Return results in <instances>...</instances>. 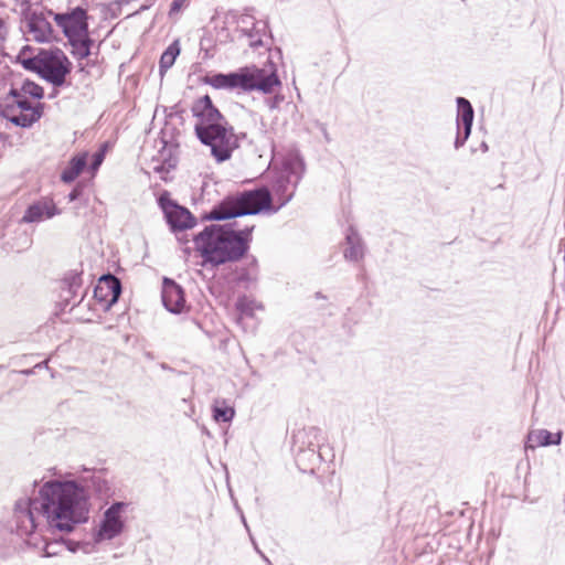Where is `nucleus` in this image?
I'll return each mask as SVG.
<instances>
[{"mask_svg": "<svg viewBox=\"0 0 565 565\" xmlns=\"http://www.w3.org/2000/svg\"><path fill=\"white\" fill-rule=\"evenodd\" d=\"M482 148H483L484 150H487V149H488V146H487L486 143H482Z\"/></svg>", "mask_w": 565, "mask_h": 565, "instance_id": "obj_36", "label": "nucleus"}, {"mask_svg": "<svg viewBox=\"0 0 565 565\" xmlns=\"http://www.w3.org/2000/svg\"><path fill=\"white\" fill-rule=\"evenodd\" d=\"M81 195V190L78 188H75L73 189L70 194H68V200L72 202V201H75L78 199V196Z\"/></svg>", "mask_w": 565, "mask_h": 565, "instance_id": "obj_32", "label": "nucleus"}, {"mask_svg": "<svg viewBox=\"0 0 565 565\" xmlns=\"http://www.w3.org/2000/svg\"><path fill=\"white\" fill-rule=\"evenodd\" d=\"M120 294V280L113 275L103 276L94 289L95 299L105 303L106 310H108L114 303L118 301Z\"/></svg>", "mask_w": 565, "mask_h": 565, "instance_id": "obj_14", "label": "nucleus"}, {"mask_svg": "<svg viewBox=\"0 0 565 565\" xmlns=\"http://www.w3.org/2000/svg\"><path fill=\"white\" fill-rule=\"evenodd\" d=\"M127 503L115 502L104 513L99 525L94 532V541L100 543L120 535L125 527L124 513Z\"/></svg>", "mask_w": 565, "mask_h": 565, "instance_id": "obj_8", "label": "nucleus"}, {"mask_svg": "<svg viewBox=\"0 0 565 565\" xmlns=\"http://www.w3.org/2000/svg\"><path fill=\"white\" fill-rule=\"evenodd\" d=\"M104 157L105 156H104L103 151H98L93 154V161L90 164L92 170L96 171L100 167V164L103 163Z\"/></svg>", "mask_w": 565, "mask_h": 565, "instance_id": "obj_29", "label": "nucleus"}, {"mask_svg": "<svg viewBox=\"0 0 565 565\" xmlns=\"http://www.w3.org/2000/svg\"><path fill=\"white\" fill-rule=\"evenodd\" d=\"M184 2L185 0H173L170 8V14L178 12L182 8Z\"/></svg>", "mask_w": 565, "mask_h": 565, "instance_id": "obj_31", "label": "nucleus"}, {"mask_svg": "<svg viewBox=\"0 0 565 565\" xmlns=\"http://www.w3.org/2000/svg\"><path fill=\"white\" fill-rule=\"evenodd\" d=\"M458 114H457V137L455 140V148H461L471 134L473 122V108L470 102L463 97L456 99Z\"/></svg>", "mask_w": 565, "mask_h": 565, "instance_id": "obj_12", "label": "nucleus"}, {"mask_svg": "<svg viewBox=\"0 0 565 565\" xmlns=\"http://www.w3.org/2000/svg\"><path fill=\"white\" fill-rule=\"evenodd\" d=\"M281 100H282V97L275 96L274 98L268 100L269 107L275 108Z\"/></svg>", "mask_w": 565, "mask_h": 565, "instance_id": "obj_33", "label": "nucleus"}, {"mask_svg": "<svg viewBox=\"0 0 565 565\" xmlns=\"http://www.w3.org/2000/svg\"><path fill=\"white\" fill-rule=\"evenodd\" d=\"M35 532H33L30 535H25V542L29 546L39 548L43 552L42 556L44 557H53L61 554V552L64 550L63 542L61 541H53L47 542L41 545V539L34 535Z\"/></svg>", "mask_w": 565, "mask_h": 565, "instance_id": "obj_21", "label": "nucleus"}, {"mask_svg": "<svg viewBox=\"0 0 565 565\" xmlns=\"http://www.w3.org/2000/svg\"><path fill=\"white\" fill-rule=\"evenodd\" d=\"M89 493L75 480L53 479L43 482L33 498H23L14 504V520L20 535L47 527L72 532L84 523L89 513Z\"/></svg>", "mask_w": 565, "mask_h": 565, "instance_id": "obj_1", "label": "nucleus"}, {"mask_svg": "<svg viewBox=\"0 0 565 565\" xmlns=\"http://www.w3.org/2000/svg\"><path fill=\"white\" fill-rule=\"evenodd\" d=\"M209 83L218 89L239 88L244 92L259 90L264 94H270L276 87L281 86L277 67L270 60L262 67L250 65L228 74H215L210 77Z\"/></svg>", "mask_w": 565, "mask_h": 565, "instance_id": "obj_4", "label": "nucleus"}, {"mask_svg": "<svg viewBox=\"0 0 565 565\" xmlns=\"http://www.w3.org/2000/svg\"><path fill=\"white\" fill-rule=\"evenodd\" d=\"M6 34H7V29H6L3 20L0 18V40H3L6 38Z\"/></svg>", "mask_w": 565, "mask_h": 565, "instance_id": "obj_34", "label": "nucleus"}, {"mask_svg": "<svg viewBox=\"0 0 565 565\" xmlns=\"http://www.w3.org/2000/svg\"><path fill=\"white\" fill-rule=\"evenodd\" d=\"M87 163V154L83 153L79 156L74 157L67 167L63 170L61 174L62 181L70 183L74 181L79 173L84 170L85 166Z\"/></svg>", "mask_w": 565, "mask_h": 565, "instance_id": "obj_22", "label": "nucleus"}, {"mask_svg": "<svg viewBox=\"0 0 565 565\" xmlns=\"http://www.w3.org/2000/svg\"><path fill=\"white\" fill-rule=\"evenodd\" d=\"M60 214L52 200H40L28 207L22 221L25 223L41 222L44 218H51Z\"/></svg>", "mask_w": 565, "mask_h": 565, "instance_id": "obj_17", "label": "nucleus"}, {"mask_svg": "<svg viewBox=\"0 0 565 565\" xmlns=\"http://www.w3.org/2000/svg\"><path fill=\"white\" fill-rule=\"evenodd\" d=\"M159 204L164 212L166 218L172 230H185L194 225V217L185 209L172 202L164 193L159 198Z\"/></svg>", "mask_w": 565, "mask_h": 565, "instance_id": "obj_11", "label": "nucleus"}, {"mask_svg": "<svg viewBox=\"0 0 565 565\" xmlns=\"http://www.w3.org/2000/svg\"><path fill=\"white\" fill-rule=\"evenodd\" d=\"M44 11L29 10L24 13L26 33L39 43H47L54 39V30Z\"/></svg>", "mask_w": 565, "mask_h": 565, "instance_id": "obj_10", "label": "nucleus"}, {"mask_svg": "<svg viewBox=\"0 0 565 565\" xmlns=\"http://www.w3.org/2000/svg\"><path fill=\"white\" fill-rule=\"evenodd\" d=\"M180 54V46L178 42L170 44L160 57V73L163 74L175 62L177 56Z\"/></svg>", "mask_w": 565, "mask_h": 565, "instance_id": "obj_26", "label": "nucleus"}, {"mask_svg": "<svg viewBox=\"0 0 565 565\" xmlns=\"http://www.w3.org/2000/svg\"><path fill=\"white\" fill-rule=\"evenodd\" d=\"M262 556H263V558H264V559H265V561L270 565V561H269V558H267V557H266L265 555H263V554H262Z\"/></svg>", "mask_w": 565, "mask_h": 565, "instance_id": "obj_35", "label": "nucleus"}, {"mask_svg": "<svg viewBox=\"0 0 565 565\" xmlns=\"http://www.w3.org/2000/svg\"><path fill=\"white\" fill-rule=\"evenodd\" d=\"M236 310L239 312V316H246V317H253L254 312L256 310H262L263 306L256 301L255 299L247 297V296H241L238 297L236 303H235Z\"/></svg>", "mask_w": 565, "mask_h": 565, "instance_id": "obj_25", "label": "nucleus"}, {"mask_svg": "<svg viewBox=\"0 0 565 565\" xmlns=\"http://www.w3.org/2000/svg\"><path fill=\"white\" fill-rule=\"evenodd\" d=\"M562 431L551 433L547 429H536L530 431L527 436V447H546L559 445L562 441Z\"/></svg>", "mask_w": 565, "mask_h": 565, "instance_id": "obj_19", "label": "nucleus"}, {"mask_svg": "<svg viewBox=\"0 0 565 565\" xmlns=\"http://www.w3.org/2000/svg\"><path fill=\"white\" fill-rule=\"evenodd\" d=\"M88 493V490L92 489L98 494L105 493L109 488L107 480L103 477V473L94 472L89 478H84L82 482H79Z\"/></svg>", "mask_w": 565, "mask_h": 565, "instance_id": "obj_24", "label": "nucleus"}, {"mask_svg": "<svg viewBox=\"0 0 565 565\" xmlns=\"http://www.w3.org/2000/svg\"><path fill=\"white\" fill-rule=\"evenodd\" d=\"M255 225L234 228L232 225L206 226L194 238L204 263L212 266L239 260L248 250Z\"/></svg>", "mask_w": 565, "mask_h": 565, "instance_id": "obj_3", "label": "nucleus"}, {"mask_svg": "<svg viewBox=\"0 0 565 565\" xmlns=\"http://www.w3.org/2000/svg\"><path fill=\"white\" fill-rule=\"evenodd\" d=\"M301 179V174L291 168H286L277 179L274 191L279 202L274 212L286 205L294 196L297 184Z\"/></svg>", "mask_w": 565, "mask_h": 565, "instance_id": "obj_13", "label": "nucleus"}, {"mask_svg": "<svg viewBox=\"0 0 565 565\" xmlns=\"http://www.w3.org/2000/svg\"><path fill=\"white\" fill-rule=\"evenodd\" d=\"M64 284L67 285V292L72 296H76L82 287V277L78 273H70L64 278Z\"/></svg>", "mask_w": 565, "mask_h": 565, "instance_id": "obj_28", "label": "nucleus"}, {"mask_svg": "<svg viewBox=\"0 0 565 565\" xmlns=\"http://www.w3.org/2000/svg\"><path fill=\"white\" fill-rule=\"evenodd\" d=\"M61 542H63V547L70 552H76L79 546H81V543L79 542H75V541H72V540H61Z\"/></svg>", "mask_w": 565, "mask_h": 565, "instance_id": "obj_30", "label": "nucleus"}, {"mask_svg": "<svg viewBox=\"0 0 565 565\" xmlns=\"http://www.w3.org/2000/svg\"><path fill=\"white\" fill-rule=\"evenodd\" d=\"M21 93L25 96H31L36 99H41L44 96L43 88L34 82L25 81L22 84Z\"/></svg>", "mask_w": 565, "mask_h": 565, "instance_id": "obj_27", "label": "nucleus"}, {"mask_svg": "<svg viewBox=\"0 0 565 565\" xmlns=\"http://www.w3.org/2000/svg\"><path fill=\"white\" fill-rule=\"evenodd\" d=\"M192 113L196 118L194 130L199 140L210 147L211 154L217 162L228 160L232 152L239 147V140L245 134L234 132L225 117L214 107L209 95L194 102Z\"/></svg>", "mask_w": 565, "mask_h": 565, "instance_id": "obj_2", "label": "nucleus"}, {"mask_svg": "<svg viewBox=\"0 0 565 565\" xmlns=\"http://www.w3.org/2000/svg\"><path fill=\"white\" fill-rule=\"evenodd\" d=\"M47 13L53 17L66 39L89 33L88 15L86 10L81 7H76L64 13H54L51 10H49Z\"/></svg>", "mask_w": 565, "mask_h": 565, "instance_id": "obj_9", "label": "nucleus"}, {"mask_svg": "<svg viewBox=\"0 0 565 565\" xmlns=\"http://www.w3.org/2000/svg\"><path fill=\"white\" fill-rule=\"evenodd\" d=\"M67 41L71 46V54L75 60L83 61L92 55L94 40L89 36V33L68 38Z\"/></svg>", "mask_w": 565, "mask_h": 565, "instance_id": "obj_20", "label": "nucleus"}, {"mask_svg": "<svg viewBox=\"0 0 565 565\" xmlns=\"http://www.w3.org/2000/svg\"><path fill=\"white\" fill-rule=\"evenodd\" d=\"M22 66L38 73L55 87L63 86L72 71V63L60 49L40 50L33 57L21 58Z\"/></svg>", "mask_w": 565, "mask_h": 565, "instance_id": "obj_6", "label": "nucleus"}, {"mask_svg": "<svg viewBox=\"0 0 565 565\" xmlns=\"http://www.w3.org/2000/svg\"><path fill=\"white\" fill-rule=\"evenodd\" d=\"M242 31L248 36L249 45L258 47L264 45L263 39L267 36V23L265 21H254L250 15H243L239 19Z\"/></svg>", "mask_w": 565, "mask_h": 565, "instance_id": "obj_16", "label": "nucleus"}, {"mask_svg": "<svg viewBox=\"0 0 565 565\" xmlns=\"http://www.w3.org/2000/svg\"><path fill=\"white\" fill-rule=\"evenodd\" d=\"M161 297L164 307L172 313H180L185 307L183 289L170 278L163 279Z\"/></svg>", "mask_w": 565, "mask_h": 565, "instance_id": "obj_15", "label": "nucleus"}, {"mask_svg": "<svg viewBox=\"0 0 565 565\" xmlns=\"http://www.w3.org/2000/svg\"><path fill=\"white\" fill-rule=\"evenodd\" d=\"M12 103L7 105L3 115L15 126L29 128L36 122L43 114L44 105L38 103L33 105L28 96L15 89L11 90Z\"/></svg>", "mask_w": 565, "mask_h": 565, "instance_id": "obj_7", "label": "nucleus"}, {"mask_svg": "<svg viewBox=\"0 0 565 565\" xmlns=\"http://www.w3.org/2000/svg\"><path fill=\"white\" fill-rule=\"evenodd\" d=\"M343 256L347 260L359 262L364 256V246L359 234L350 227L345 235Z\"/></svg>", "mask_w": 565, "mask_h": 565, "instance_id": "obj_18", "label": "nucleus"}, {"mask_svg": "<svg viewBox=\"0 0 565 565\" xmlns=\"http://www.w3.org/2000/svg\"><path fill=\"white\" fill-rule=\"evenodd\" d=\"M23 373H25V374H30V373H31V371H30V370H28V371H23Z\"/></svg>", "mask_w": 565, "mask_h": 565, "instance_id": "obj_37", "label": "nucleus"}, {"mask_svg": "<svg viewBox=\"0 0 565 565\" xmlns=\"http://www.w3.org/2000/svg\"><path fill=\"white\" fill-rule=\"evenodd\" d=\"M271 195L267 189L245 191L228 196L207 214V220L223 221L237 216L254 215L269 209Z\"/></svg>", "mask_w": 565, "mask_h": 565, "instance_id": "obj_5", "label": "nucleus"}, {"mask_svg": "<svg viewBox=\"0 0 565 565\" xmlns=\"http://www.w3.org/2000/svg\"><path fill=\"white\" fill-rule=\"evenodd\" d=\"M213 418L216 422L230 423L235 416L234 407L227 405L225 399H216L213 404Z\"/></svg>", "mask_w": 565, "mask_h": 565, "instance_id": "obj_23", "label": "nucleus"}]
</instances>
